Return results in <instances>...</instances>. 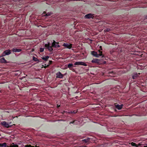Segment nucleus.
Returning a JSON list of instances; mask_svg holds the SVG:
<instances>
[{
    "instance_id": "nucleus-1",
    "label": "nucleus",
    "mask_w": 147,
    "mask_h": 147,
    "mask_svg": "<svg viewBox=\"0 0 147 147\" xmlns=\"http://www.w3.org/2000/svg\"><path fill=\"white\" fill-rule=\"evenodd\" d=\"M59 42H56L55 40H53V42L52 44V46H50V43L48 42L47 44H46L45 45V47L50 52L52 51L53 49L52 47L55 48H59L60 47V46L58 44Z\"/></svg>"
},
{
    "instance_id": "nucleus-28",
    "label": "nucleus",
    "mask_w": 147,
    "mask_h": 147,
    "mask_svg": "<svg viewBox=\"0 0 147 147\" xmlns=\"http://www.w3.org/2000/svg\"><path fill=\"white\" fill-rule=\"evenodd\" d=\"M99 48L100 49V50H102V47L101 46H100L99 47Z\"/></svg>"
},
{
    "instance_id": "nucleus-9",
    "label": "nucleus",
    "mask_w": 147,
    "mask_h": 147,
    "mask_svg": "<svg viewBox=\"0 0 147 147\" xmlns=\"http://www.w3.org/2000/svg\"><path fill=\"white\" fill-rule=\"evenodd\" d=\"M90 138H87L84 140H82V141L83 143L88 144L90 142Z\"/></svg>"
},
{
    "instance_id": "nucleus-18",
    "label": "nucleus",
    "mask_w": 147,
    "mask_h": 147,
    "mask_svg": "<svg viewBox=\"0 0 147 147\" xmlns=\"http://www.w3.org/2000/svg\"><path fill=\"white\" fill-rule=\"evenodd\" d=\"M49 58V56H46L45 57H42V59L44 61H47L48 60V59Z\"/></svg>"
},
{
    "instance_id": "nucleus-34",
    "label": "nucleus",
    "mask_w": 147,
    "mask_h": 147,
    "mask_svg": "<svg viewBox=\"0 0 147 147\" xmlns=\"http://www.w3.org/2000/svg\"><path fill=\"white\" fill-rule=\"evenodd\" d=\"M107 31H108V29H107Z\"/></svg>"
},
{
    "instance_id": "nucleus-5",
    "label": "nucleus",
    "mask_w": 147,
    "mask_h": 147,
    "mask_svg": "<svg viewBox=\"0 0 147 147\" xmlns=\"http://www.w3.org/2000/svg\"><path fill=\"white\" fill-rule=\"evenodd\" d=\"M11 123L10 122L9 124H8L5 121H2L1 123V124L2 125L7 128H9L11 126V125H10Z\"/></svg>"
},
{
    "instance_id": "nucleus-10",
    "label": "nucleus",
    "mask_w": 147,
    "mask_h": 147,
    "mask_svg": "<svg viewBox=\"0 0 147 147\" xmlns=\"http://www.w3.org/2000/svg\"><path fill=\"white\" fill-rule=\"evenodd\" d=\"M11 53L10 50L8 49L5 51L3 53V55H8Z\"/></svg>"
},
{
    "instance_id": "nucleus-2",
    "label": "nucleus",
    "mask_w": 147,
    "mask_h": 147,
    "mask_svg": "<svg viewBox=\"0 0 147 147\" xmlns=\"http://www.w3.org/2000/svg\"><path fill=\"white\" fill-rule=\"evenodd\" d=\"M99 54H98L97 52L95 51H91V54L96 57H103L104 55L102 54V51L99 50L98 51Z\"/></svg>"
},
{
    "instance_id": "nucleus-8",
    "label": "nucleus",
    "mask_w": 147,
    "mask_h": 147,
    "mask_svg": "<svg viewBox=\"0 0 147 147\" xmlns=\"http://www.w3.org/2000/svg\"><path fill=\"white\" fill-rule=\"evenodd\" d=\"M63 76L64 75L62 74L60 71H58L56 74V78H62Z\"/></svg>"
},
{
    "instance_id": "nucleus-20",
    "label": "nucleus",
    "mask_w": 147,
    "mask_h": 147,
    "mask_svg": "<svg viewBox=\"0 0 147 147\" xmlns=\"http://www.w3.org/2000/svg\"><path fill=\"white\" fill-rule=\"evenodd\" d=\"M11 147H18V146L17 145L14 144L13 143L12 144H11Z\"/></svg>"
},
{
    "instance_id": "nucleus-24",
    "label": "nucleus",
    "mask_w": 147,
    "mask_h": 147,
    "mask_svg": "<svg viewBox=\"0 0 147 147\" xmlns=\"http://www.w3.org/2000/svg\"><path fill=\"white\" fill-rule=\"evenodd\" d=\"M42 68H43V67H44V68H47V67H49V65H48L47 66L45 65V66H44L43 65H42Z\"/></svg>"
},
{
    "instance_id": "nucleus-17",
    "label": "nucleus",
    "mask_w": 147,
    "mask_h": 147,
    "mask_svg": "<svg viewBox=\"0 0 147 147\" xmlns=\"http://www.w3.org/2000/svg\"><path fill=\"white\" fill-rule=\"evenodd\" d=\"M25 147H40L39 146H37V145H36V146H32L31 145H26L25 146Z\"/></svg>"
},
{
    "instance_id": "nucleus-12",
    "label": "nucleus",
    "mask_w": 147,
    "mask_h": 147,
    "mask_svg": "<svg viewBox=\"0 0 147 147\" xmlns=\"http://www.w3.org/2000/svg\"><path fill=\"white\" fill-rule=\"evenodd\" d=\"M92 63H99L100 62V60L98 59H93L91 61Z\"/></svg>"
},
{
    "instance_id": "nucleus-30",
    "label": "nucleus",
    "mask_w": 147,
    "mask_h": 147,
    "mask_svg": "<svg viewBox=\"0 0 147 147\" xmlns=\"http://www.w3.org/2000/svg\"><path fill=\"white\" fill-rule=\"evenodd\" d=\"M11 147V145L10 146H7V147Z\"/></svg>"
},
{
    "instance_id": "nucleus-11",
    "label": "nucleus",
    "mask_w": 147,
    "mask_h": 147,
    "mask_svg": "<svg viewBox=\"0 0 147 147\" xmlns=\"http://www.w3.org/2000/svg\"><path fill=\"white\" fill-rule=\"evenodd\" d=\"M115 105L116 108L119 110L121 109L123 106V104L121 105H119V104L116 105V103H115Z\"/></svg>"
},
{
    "instance_id": "nucleus-4",
    "label": "nucleus",
    "mask_w": 147,
    "mask_h": 147,
    "mask_svg": "<svg viewBox=\"0 0 147 147\" xmlns=\"http://www.w3.org/2000/svg\"><path fill=\"white\" fill-rule=\"evenodd\" d=\"M140 74V73H137L136 72L134 73L131 74L132 78L133 79H136L139 76Z\"/></svg>"
},
{
    "instance_id": "nucleus-19",
    "label": "nucleus",
    "mask_w": 147,
    "mask_h": 147,
    "mask_svg": "<svg viewBox=\"0 0 147 147\" xmlns=\"http://www.w3.org/2000/svg\"><path fill=\"white\" fill-rule=\"evenodd\" d=\"M33 60L35 61H38L37 63L40 62L37 58L35 57L34 56L33 57Z\"/></svg>"
},
{
    "instance_id": "nucleus-27",
    "label": "nucleus",
    "mask_w": 147,
    "mask_h": 147,
    "mask_svg": "<svg viewBox=\"0 0 147 147\" xmlns=\"http://www.w3.org/2000/svg\"><path fill=\"white\" fill-rule=\"evenodd\" d=\"M52 61H49V64H51L52 63Z\"/></svg>"
},
{
    "instance_id": "nucleus-13",
    "label": "nucleus",
    "mask_w": 147,
    "mask_h": 147,
    "mask_svg": "<svg viewBox=\"0 0 147 147\" xmlns=\"http://www.w3.org/2000/svg\"><path fill=\"white\" fill-rule=\"evenodd\" d=\"M12 51L13 52H20L22 51V50L16 49V48H13Z\"/></svg>"
},
{
    "instance_id": "nucleus-21",
    "label": "nucleus",
    "mask_w": 147,
    "mask_h": 147,
    "mask_svg": "<svg viewBox=\"0 0 147 147\" xmlns=\"http://www.w3.org/2000/svg\"><path fill=\"white\" fill-rule=\"evenodd\" d=\"M131 145L133 146H136L137 147H138V146H137V145L136 144V143L132 142L131 143Z\"/></svg>"
},
{
    "instance_id": "nucleus-15",
    "label": "nucleus",
    "mask_w": 147,
    "mask_h": 147,
    "mask_svg": "<svg viewBox=\"0 0 147 147\" xmlns=\"http://www.w3.org/2000/svg\"><path fill=\"white\" fill-rule=\"evenodd\" d=\"M0 62L2 63H7L6 60L5 59L4 57H2L0 59Z\"/></svg>"
},
{
    "instance_id": "nucleus-23",
    "label": "nucleus",
    "mask_w": 147,
    "mask_h": 147,
    "mask_svg": "<svg viewBox=\"0 0 147 147\" xmlns=\"http://www.w3.org/2000/svg\"><path fill=\"white\" fill-rule=\"evenodd\" d=\"M44 48H40V52H42L44 51Z\"/></svg>"
},
{
    "instance_id": "nucleus-33",
    "label": "nucleus",
    "mask_w": 147,
    "mask_h": 147,
    "mask_svg": "<svg viewBox=\"0 0 147 147\" xmlns=\"http://www.w3.org/2000/svg\"><path fill=\"white\" fill-rule=\"evenodd\" d=\"M144 147H147V146H144Z\"/></svg>"
},
{
    "instance_id": "nucleus-22",
    "label": "nucleus",
    "mask_w": 147,
    "mask_h": 147,
    "mask_svg": "<svg viewBox=\"0 0 147 147\" xmlns=\"http://www.w3.org/2000/svg\"><path fill=\"white\" fill-rule=\"evenodd\" d=\"M76 121V120L73 121H72L70 122V124H74V125L76 124V123H75V122Z\"/></svg>"
},
{
    "instance_id": "nucleus-16",
    "label": "nucleus",
    "mask_w": 147,
    "mask_h": 147,
    "mask_svg": "<svg viewBox=\"0 0 147 147\" xmlns=\"http://www.w3.org/2000/svg\"><path fill=\"white\" fill-rule=\"evenodd\" d=\"M7 147V143L5 142L3 143H0V147Z\"/></svg>"
},
{
    "instance_id": "nucleus-25",
    "label": "nucleus",
    "mask_w": 147,
    "mask_h": 147,
    "mask_svg": "<svg viewBox=\"0 0 147 147\" xmlns=\"http://www.w3.org/2000/svg\"><path fill=\"white\" fill-rule=\"evenodd\" d=\"M51 15V13H48L46 14V16H49Z\"/></svg>"
},
{
    "instance_id": "nucleus-7",
    "label": "nucleus",
    "mask_w": 147,
    "mask_h": 147,
    "mask_svg": "<svg viewBox=\"0 0 147 147\" xmlns=\"http://www.w3.org/2000/svg\"><path fill=\"white\" fill-rule=\"evenodd\" d=\"M72 44H68L67 43H64L63 45V46L64 47L69 49L72 48Z\"/></svg>"
},
{
    "instance_id": "nucleus-14",
    "label": "nucleus",
    "mask_w": 147,
    "mask_h": 147,
    "mask_svg": "<svg viewBox=\"0 0 147 147\" xmlns=\"http://www.w3.org/2000/svg\"><path fill=\"white\" fill-rule=\"evenodd\" d=\"M73 65L72 64L69 63L68 65L67 66L69 68V69L71 70H74V69L72 67H73Z\"/></svg>"
},
{
    "instance_id": "nucleus-3",
    "label": "nucleus",
    "mask_w": 147,
    "mask_h": 147,
    "mask_svg": "<svg viewBox=\"0 0 147 147\" xmlns=\"http://www.w3.org/2000/svg\"><path fill=\"white\" fill-rule=\"evenodd\" d=\"M95 16V15L94 14H92V13H90L86 15L84 18L86 19H93Z\"/></svg>"
},
{
    "instance_id": "nucleus-31",
    "label": "nucleus",
    "mask_w": 147,
    "mask_h": 147,
    "mask_svg": "<svg viewBox=\"0 0 147 147\" xmlns=\"http://www.w3.org/2000/svg\"><path fill=\"white\" fill-rule=\"evenodd\" d=\"M113 71H111V72H110V73H111V74H112V73H113Z\"/></svg>"
},
{
    "instance_id": "nucleus-6",
    "label": "nucleus",
    "mask_w": 147,
    "mask_h": 147,
    "mask_svg": "<svg viewBox=\"0 0 147 147\" xmlns=\"http://www.w3.org/2000/svg\"><path fill=\"white\" fill-rule=\"evenodd\" d=\"M74 65H84V66H87V64L83 62H82V61H77L74 64Z\"/></svg>"
},
{
    "instance_id": "nucleus-32",
    "label": "nucleus",
    "mask_w": 147,
    "mask_h": 147,
    "mask_svg": "<svg viewBox=\"0 0 147 147\" xmlns=\"http://www.w3.org/2000/svg\"><path fill=\"white\" fill-rule=\"evenodd\" d=\"M79 147H87L86 146H80Z\"/></svg>"
},
{
    "instance_id": "nucleus-29",
    "label": "nucleus",
    "mask_w": 147,
    "mask_h": 147,
    "mask_svg": "<svg viewBox=\"0 0 147 147\" xmlns=\"http://www.w3.org/2000/svg\"><path fill=\"white\" fill-rule=\"evenodd\" d=\"M57 108H59L60 107V105H57Z\"/></svg>"
},
{
    "instance_id": "nucleus-26",
    "label": "nucleus",
    "mask_w": 147,
    "mask_h": 147,
    "mask_svg": "<svg viewBox=\"0 0 147 147\" xmlns=\"http://www.w3.org/2000/svg\"><path fill=\"white\" fill-rule=\"evenodd\" d=\"M77 110H74V111L72 112V113H74V114H76L77 113Z\"/></svg>"
}]
</instances>
